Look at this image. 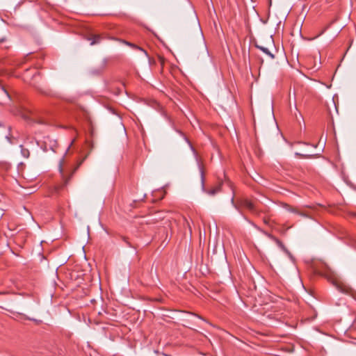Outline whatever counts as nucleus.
<instances>
[{
	"instance_id": "obj_15",
	"label": "nucleus",
	"mask_w": 356,
	"mask_h": 356,
	"mask_svg": "<svg viewBox=\"0 0 356 356\" xmlns=\"http://www.w3.org/2000/svg\"><path fill=\"white\" fill-rule=\"evenodd\" d=\"M62 170H62L61 163H60V172H61V173H62Z\"/></svg>"
},
{
	"instance_id": "obj_10",
	"label": "nucleus",
	"mask_w": 356,
	"mask_h": 356,
	"mask_svg": "<svg viewBox=\"0 0 356 356\" xmlns=\"http://www.w3.org/2000/svg\"><path fill=\"white\" fill-rule=\"evenodd\" d=\"M82 248H83V252H84V258L86 259H87V254H86V250H85V247L83 246Z\"/></svg>"
},
{
	"instance_id": "obj_9",
	"label": "nucleus",
	"mask_w": 356,
	"mask_h": 356,
	"mask_svg": "<svg viewBox=\"0 0 356 356\" xmlns=\"http://www.w3.org/2000/svg\"><path fill=\"white\" fill-rule=\"evenodd\" d=\"M219 190H220V188H219V187H218V188H215V189L211 190V191L209 192V194H211V195H214V194H216V193Z\"/></svg>"
},
{
	"instance_id": "obj_5",
	"label": "nucleus",
	"mask_w": 356,
	"mask_h": 356,
	"mask_svg": "<svg viewBox=\"0 0 356 356\" xmlns=\"http://www.w3.org/2000/svg\"><path fill=\"white\" fill-rule=\"evenodd\" d=\"M267 235L270 238L274 240L279 247H280L282 249H284V245L279 239H277V238H275V236H273L271 234H267Z\"/></svg>"
},
{
	"instance_id": "obj_12",
	"label": "nucleus",
	"mask_w": 356,
	"mask_h": 356,
	"mask_svg": "<svg viewBox=\"0 0 356 356\" xmlns=\"http://www.w3.org/2000/svg\"><path fill=\"white\" fill-rule=\"evenodd\" d=\"M137 48H138V49H140V50H141V51H144V52H145V54H146V55H147V52H146L145 51H144L143 49H141L140 47H137Z\"/></svg>"
},
{
	"instance_id": "obj_11",
	"label": "nucleus",
	"mask_w": 356,
	"mask_h": 356,
	"mask_svg": "<svg viewBox=\"0 0 356 356\" xmlns=\"http://www.w3.org/2000/svg\"><path fill=\"white\" fill-rule=\"evenodd\" d=\"M3 90L5 92V94L9 97V95H8V92L5 89H3Z\"/></svg>"
},
{
	"instance_id": "obj_13",
	"label": "nucleus",
	"mask_w": 356,
	"mask_h": 356,
	"mask_svg": "<svg viewBox=\"0 0 356 356\" xmlns=\"http://www.w3.org/2000/svg\"><path fill=\"white\" fill-rule=\"evenodd\" d=\"M92 74H99V72L94 70V71H92Z\"/></svg>"
},
{
	"instance_id": "obj_7",
	"label": "nucleus",
	"mask_w": 356,
	"mask_h": 356,
	"mask_svg": "<svg viewBox=\"0 0 356 356\" xmlns=\"http://www.w3.org/2000/svg\"><path fill=\"white\" fill-rule=\"evenodd\" d=\"M90 150H91L93 147V140H92V137L93 136V134H94V129H93V127L91 123H90Z\"/></svg>"
},
{
	"instance_id": "obj_1",
	"label": "nucleus",
	"mask_w": 356,
	"mask_h": 356,
	"mask_svg": "<svg viewBox=\"0 0 356 356\" xmlns=\"http://www.w3.org/2000/svg\"><path fill=\"white\" fill-rule=\"evenodd\" d=\"M282 207L287 211H289V212H292V213H296L298 215H300L301 216H303V217H307V215L305 214L304 212H302V211H300L298 208L297 207H293L288 204H286V203H282Z\"/></svg>"
},
{
	"instance_id": "obj_2",
	"label": "nucleus",
	"mask_w": 356,
	"mask_h": 356,
	"mask_svg": "<svg viewBox=\"0 0 356 356\" xmlns=\"http://www.w3.org/2000/svg\"><path fill=\"white\" fill-rule=\"evenodd\" d=\"M243 206L250 210V211H255V206L254 204L248 200H245L243 201L242 203Z\"/></svg>"
},
{
	"instance_id": "obj_8",
	"label": "nucleus",
	"mask_w": 356,
	"mask_h": 356,
	"mask_svg": "<svg viewBox=\"0 0 356 356\" xmlns=\"http://www.w3.org/2000/svg\"><path fill=\"white\" fill-rule=\"evenodd\" d=\"M22 154L24 157H28L29 155V152L26 149H22Z\"/></svg>"
},
{
	"instance_id": "obj_6",
	"label": "nucleus",
	"mask_w": 356,
	"mask_h": 356,
	"mask_svg": "<svg viewBox=\"0 0 356 356\" xmlns=\"http://www.w3.org/2000/svg\"><path fill=\"white\" fill-rule=\"evenodd\" d=\"M296 155L300 156L302 159H312L314 157V155L313 154H302L298 152L296 153Z\"/></svg>"
},
{
	"instance_id": "obj_16",
	"label": "nucleus",
	"mask_w": 356,
	"mask_h": 356,
	"mask_svg": "<svg viewBox=\"0 0 356 356\" xmlns=\"http://www.w3.org/2000/svg\"><path fill=\"white\" fill-rule=\"evenodd\" d=\"M67 181H68L67 179H65V184H64L66 185L67 184Z\"/></svg>"
},
{
	"instance_id": "obj_3",
	"label": "nucleus",
	"mask_w": 356,
	"mask_h": 356,
	"mask_svg": "<svg viewBox=\"0 0 356 356\" xmlns=\"http://www.w3.org/2000/svg\"><path fill=\"white\" fill-rule=\"evenodd\" d=\"M102 38L99 35H95L90 33V45L99 43Z\"/></svg>"
},
{
	"instance_id": "obj_14",
	"label": "nucleus",
	"mask_w": 356,
	"mask_h": 356,
	"mask_svg": "<svg viewBox=\"0 0 356 356\" xmlns=\"http://www.w3.org/2000/svg\"><path fill=\"white\" fill-rule=\"evenodd\" d=\"M87 232H88V234L89 235V225L87 226Z\"/></svg>"
},
{
	"instance_id": "obj_4",
	"label": "nucleus",
	"mask_w": 356,
	"mask_h": 356,
	"mask_svg": "<svg viewBox=\"0 0 356 356\" xmlns=\"http://www.w3.org/2000/svg\"><path fill=\"white\" fill-rule=\"evenodd\" d=\"M256 47L259 49L261 51H262L266 55H268L270 58L273 59L275 58L274 55L268 50V48L262 47V46H259L257 44L256 45Z\"/></svg>"
}]
</instances>
